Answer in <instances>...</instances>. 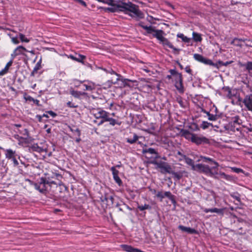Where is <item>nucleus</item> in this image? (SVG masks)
<instances>
[{
    "instance_id": "1",
    "label": "nucleus",
    "mask_w": 252,
    "mask_h": 252,
    "mask_svg": "<svg viewBox=\"0 0 252 252\" xmlns=\"http://www.w3.org/2000/svg\"><path fill=\"white\" fill-rule=\"evenodd\" d=\"M112 6L113 7L107 8L108 11L111 12L122 11L125 13H128V12H130L133 13V14H129L132 17H136L138 19L144 18V14L138 9V6L131 2L127 3L121 2L118 4L114 3V5Z\"/></svg>"
},
{
    "instance_id": "2",
    "label": "nucleus",
    "mask_w": 252,
    "mask_h": 252,
    "mask_svg": "<svg viewBox=\"0 0 252 252\" xmlns=\"http://www.w3.org/2000/svg\"><path fill=\"white\" fill-rule=\"evenodd\" d=\"M242 120L240 119V117L236 115L231 118V121L224 126V128L226 130H229L233 132L236 131H239L240 127H238L237 126H240L242 125Z\"/></svg>"
},
{
    "instance_id": "3",
    "label": "nucleus",
    "mask_w": 252,
    "mask_h": 252,
    "mask_svg": "<svg viewBox=\"0 0 252 252\" xmlns=\"http://www.w3.org/2000/svg\"><path fill=\"white\" fill-rule=\"evenodd\" d=\"M169 71L174 77L176 88L180 93H183L184 88L182 74L178 72L175 69H170Z\"/></svg>"
},
{
    "instance_id": "4",
    "label": "nucleus",
    "mask_w": 252,
    "mask_h": 252,
    "mask_svg": "<svg viewBox=\"0 0 252 252\" xmlns=\"http://www.w3.org/2000/svg\"><path fill=\"white\" fill-rule=\"evenodd\" d=\"M108 73H110L111 74H115L117 76V78L116 79H111V80H108L107 83L109 86H111L112 84H116L118 83V81H121L122 82V84H121L120 86L122 87H126V86H129L127 84V81H131L129 79H124V78H120L122 76L115 72L112 69L109 68L108 69Z\"/></svg>"
},
{
    "instance_id": "5",
    "label": "nucleus",
    "mask_w": 252,
    "mask_h": 252,
    "mask_svg": "<svg viewBox=\"0 0 252 252\" xmlns=\"http://www.w3.org/2000/svg\"><path fill=\"white\" fill-rule=\"evenodd\" d=\"M34 188L43 194H46L48 191V185L46 184V177H41L37 183H32Z\"/></svg>"
},
{
    "instance_id": "6",
    "label": "nucleus",
    "mask_w": 252,
    "mask_h": 252,
    "mask_svg": "<svg viewBox=\"0 0 252 252\" xmlns=\"http://www.w3.org/2000/svg\"><path fill=\"white\" fill-rule=\"evenodd\" d=\"M213 169L212 167L210 168L208 165L199 163L195 165L194 170L212 177L217 173V172H214L213 171Z\"/></svg>"
},
{
    "instance_id": "7",
    "label": "nucleus",
    "mask_w": 252,
    "mask_h": 252,
    "mask_svg": "<svg viewBox=\"0 0 252 252\" xmlns=\"http://www.w3.org/2000/svg\"><path fill=\"white\" fill-rule=\"evenodd\" d=\"M5 157L8 159H10L13 163V165L15 167L19 165V162L17 158H20V156L17 154L15 151H13L12 149H9L5 150Z\"/></svg>"
},
{
    "instance_id": "8",
    "label": "nucleus",
    "mask_w": 252,
    "mask_h": 252,
    "mask_svg": "<svg viewBox=\"0 0 252 252\" xmlns=\"http://www.w3.org/2000/svg\"><path fill=\"white\" fill-rule=\"evenodd\" d=\"M151 163L155 165L157 168H160V172L162 174L166 173H169V172H171V167L170 165L166 162L162 161H158L154 160L152 161Z\"/></svg>"
},
{
    "instance_id": "9",
    "label": "nucleus",
    "mask_w": 252,
    "mask_h": 252,
    "mask_svg": "<svg viewBox=\"0 0 252 252\" xmlns=\"http://www.w3.org/2000/svg\"><path fill=\"white\" fill-rule=\"evenodd\" d=\"M193 143H195L196 145H201L209 144L210 140L209 139L205 136H198L195 134L194 138L193 139Z\"/></svg>"
},
{
    "instance_id": "10",
    "label": "nucleus",
    "mask_w": 252,
    "mask_h": 252,
    "mask_svg": "<svg viewBox=\"0 0 252 252\" xmlns=\"http://www.w3.org/2000/svg\"><path fill=\"white\" fill-rule=\"evenodd\" d=\"M243 102L249 111H252V94L247 95L244 98Z\"/></svg>"
},
{
    "instance_id": "11",
    "label": "nucleus",
    "mask_w": 252,
    "mask_h": 252,
    "mask_svg": "<svg viewBox=\"0 0 252 252\" xmlns=\"http://www.w3.org/2000/svg\"><path fill=\"white\" fill-rule=\"evenodd\" d=\"M160 42L163 44V46H167L169 48L172 49L174 54H179L180 49L174 47L172 43L167 38L163 37L160 41Z\"/></svg>"
},
{
    "instance_id": "12",
    "label": "nucleus",
    "mask_w": 252,
    "mask_h": 252,
    "mask_svg": "<svg viewBox=\"0 0 252 252\" xmlns=\"http://www.w3.org/2000/svg\"><path fill=\"white\" fill-rule=\"evenodd\" d=\"M24 51L29 52L25 47L22 46L17 47L14 51L13 53L11 55V57L14 59L16 56L20 55H25Z\"/></svg>"
},
{
    "instance_id": "13",
    "label": "nucleus",
    "mask_w": 252,
    "mask_h": 252,
    "mask_svg": "<svg viewBox=\"0 0 252 252\" xmlns=\"http://www.w3.org/2000/svg\"><path fill=\"white\" fill-rule=\"evenodd\" d=\"M107 112L101 109V108H98L97 109H93L92 113L96 119H101V118H103V117H104V115Z\"/></svg>"
},
{
    "instance_id": "14",
    "label": "nucleus",
    "mask_w": 252,
    "mask_h": 252,
    "mask_svg": "<svg viewBox=\"0 0 252 252\" xmlns=\"http://www.w3.org/2000/svg\"><path fill=\"white\" fill-rule=\"evenodd\" d=\"M181 132L182 136L193 142V139L194 138L195 134L191 133L189 130L186 129H182Z\"/></svg>"
},
{
    "instance_id": "15",
    "label": "nucleus",
    "mask_w": 252,
    "mask_h": 252,
    "mask_svg": "<svg viewBox=\"0 0 252 252\" xmlns=\"http://www.w3.org/2000/svg\"><path fill=\"white\" fill-rule=\"evenodd\" d=\"M152 29L154 31L152 32L151 34H153V36L156 38H157L158 40L160 41L162 38L163 37V32L160 30H155V28L152 27Z\"/></svg>"
},
{
    "instance_id": "16",
    "label": "nucleus",
    "mask_w": 252,
    "mask_h": 252,
    "mask_svg": "<svg viewBox=\"0 0 252 252\" xmlns=\"http://www.w3.org/2000/svg\"><path fill=\"white\" fill-rule=\"evenodd\" d=\"M178 228L182 231L186 232L189 234H195L197 233V231L195 229L190 227H186L183 225H180L178 226Z\"/></svg>"
},
{
    "instance_id": "17",
    "label": "nucleus",
    "mask_w": 252,
    "mask_h": 252,
    "mask_svg": "<svg viewBox=\"0 0 252 252\" xmlns=\"http://www.w3.org/2000/svg\"><path fill=\"white\" fill-rule=\"evenodd\" d=\"M201 159L205 162H210L211 164H214V166H212V169H217L219 166V163L216 161L214 160L212 158L205 157H201Z\"/></svg>"
},
{
    "instance_id": "18",
    "label": "nucleus",
    "mask_w": 252,
    "mask_h": 252,
    "mask_svg": "<svg viewBox=\"0 0 252 252\" xmlns=\"http://www.w3.org/2000/svg\"><path fill=\"white\" fill-rule=\"evenodd\" d=\"M29 150L41 153L43 151V148L40 147L37 144H33L29 146Z\"/></svg>"
},
{
    "instance_id": "19",
    "label": "nucleus",
    "mask_w": 252,
    "mask_h": 252,
    "mask_svg": "<svg viewBox=\"0 0 252 252\" xmlns=\"http://www.w3.org/2000/svg\"><path fill=\"white\" fill-rule=\"evenodd\" d=\"M184 159H185L186 163L191 166L192 169L194 170L195 168V165L194 164V161L190 158L187 157L186 156H184Z\"/></svg>"
},
{
    "instance_id": "20",
    "label": "nucleus",
    "mask_w": 252,
    "mask_h": 252,
    "mask_svg": "<svg viewBox=\"0 0 252 252\" xmlns=\"http://www.w3.org/2000/svg\"><path fill=\"white\" fill-rule=\"evenodd\" d=\"M201 111L205 114L208 116V120L210 121H216L217 119V116L216 115H213L210 114L209 112L206 111L205 110L202 109Z\"/></svg>"
},
{
    "instance_id": "21",
    "label": "nucleus",
    "mask_w": 252,
    "mask_h": 252,
    "mask_svg": "<svg viewBox=\"0 0 252 252\" xmlns=\"http://www.w3.org/2000/svg\"><path fill=\"white\" fill-rule=\"evenodd\" d=\"M139 26L142 27L143 29L146 30L147 33H152L154 30L152 29V26H147L143 25V22H141L139 23Z\"/></svg>"
},
{
    "instance_id": "22",
    "label": "nucleus",
    "mask_w": 252,
    "mask_h": 252,
    "mask_svg": "<svg viewBox=\"0 0 252 252\" xmlns=\"http://www.w3.org/2000/svg\"><path fill=\"white\" fill-rule=\"evenodd\" d=\"M169 174H171L173 177L176 179L177 180H180L183 177V174L181 172H176L171 169V172H169Z\"/></svg>"
},
{
    "instance_id": "23",
    "label": "nucleus",
    "mask_w": 252,
    "mask_h": 252,
    "mask_svg": "<svg viewBox=\"0 0 252 252\" xmlns=\"http://www.w3.org/2000/svg\"><path fill=\"white\" fill-rule=\"evenodd\" d=\"M75 55H76V56H77L76 58V60H75V61L79 62V63H81L82 64H84L85 63H84V60L86 59V57L83 55L77 54V53H76Z\"/></svg>"
},
{
    "instance_id": "24",
    "label": "nucleus",
    "mask_w": 252,
    "mask_h": 252,
    "mask_svg": "<svg viewBox=\"0 0 252 252\" xmlns=\"http://www.w3.org/2000/svg\"><path fill=\"white\" fill-rule=\"evenodd\" d=\"M164 197H168L172 202L174 204L176 203V201L174 199V196L171 194L170 191H166L163 193Z\"/></svg>"
},
{
    "instance_id": "25",
    "label": "nucleus",
    "mask_w": 252,
    "mask_h": 252,
    "mask_svg": "<svg viewBox=\"0 0 252 252\" xmlns=\"http://www.w3.org/2000/svg\"><path fill=\"white\" fill-rule=\"evenodd\" d=\"M242 66H244L245 67L246 70L248 71L249 72L252 70V62H248L245 64H241Z\"/></svg>"
},
{
    "instance_id": "26",
    "label": "nucleus",
    "mask_w": 252,
    "mask_h": 252,
    "mask_svg": "<svg viewBox=\"0 0 252 252\" xmlns=\"http://www.w3.org/2000/svg\"><path fill=\"white\" fill-rule=\"evenodd\" d=\"M192 38L193 40L196 42L201 41L202 40L201 34L195 32H193Z\"/></svg>"
},
{
    "instance_id": "27",
    "label": "nucleus",
    "mask_w": 252,
    "mask_h": 252,
    "mask_svg": "<svg viewBox=\"0 0 252 252\" xmlns=\"http://www.w3.org/2000/svg\"><path fill=\"white\" fill-rule=\"evenodd\" d=\"M177 37L181 38L183 41L186 43H189L191 40L190 38H188V37L185 36L183 33H178L177 34Z\"/></svg>"
},
{
    "instance_id": "28",
    "label": "nucleus",
    "mask_w": 252,
    "mask_h": 252,
    "mask_svg": "<svg viewBox=\"0 0 252 252\" xmlns=\"http://www.w3.org/2000/svg\"><path fill=\"white\" fill-rule=\"evenodd\" d=\"M138 139V136L136 134H134L133 138H126V141L130 144H134L137 141Z\"/></svg>"
},
{
    "instance_id": "29",
    "label": "nucleus",
    "mask_w": 252,
    "mask_h": 252,
    "mask_svg": "<svg viewBox=\"0 0 252 252\" xmlns=\"http://www.w3.org/2000/svg\"><path fill=\"white\" fill-rule=\"evenodd\" d=\"M193 58L195 60L201 63H202L204 58V57L202 55L198 54H194L193 55Z\"/></svg>"
},
{
    "instance_id": "30",
    "label": "nucleus",
    "mask_w": 252,
    "mask_h": 252,
    "mask_svg": "<svg viewBox=\"0 0 252 252\" xmlns=\"http://www.w3.org/2000/svg\"><path fill=\"white\" fill-rule=\"evenodd\" d=\"M46 184H47L48 186H51V185L52 184H54V185H58V184H59V185H60V183H57L55 181L52 180L49 177L46 178Z\"/></svg>"
},
{
    "instance_id": "31",
    "label": "nucleus",
    "mask_w": 252,
    "mask_h": 252,
    "mask_svg": "<svg viewBox=\"0 0 252 252\" xmlns=\"http://www.w3.org/2000/svg\"><path fill=\"white\" fill-rule=\"evenodd\" d=\"M108 122H109V124L112 126H114L116 125H121V123H118L116 120L111 117L109 118V119L108 120Z\"/></svg>"
},
{
    "instance_id": "32",
    "label": "nucleus",
    "mask_w": 252,
    "mask_h": 252,
    "mask_svg": "<svg viewBox=\"0 0 252 252\" xmlns=\"http://www.w3.org/2000/svg\"><path fill=\"white\" fill-rule=\"evenodd\" d=\"M138 209L140 211H144L146 209L150 210L151 209V206L148 204H145L144 205H138Z\"/></svg>"
},
{
    "instance_id": "33",
    "label": "nucleus",
    "mask_w": 252,
    "mask_h": 252,
    "mask_svg": "<svg viewBox=\"0 0 252 252\" xmlns=\"http://www.w3.org/2000/svg\"><path fill=\"white\" fill-rule=\"evenodd\" d=\"M40 67V63H39V62H38V63L36 64V65H35V67H34V68H33V70H32V72L31 74V76H34V75L35 73L37 72V70H38V69H39Z\"/></svg>"
},
{
    "instance_id": "34",
    "label": "nucleus",
    "mask_w": 252,
    "mask_h": 252,
    "mask_svg": "<svg viewBox=\"0 0 252 252\" xmlns=\"http://www.w3.org/2000/svg\"><path fill=\"white\" fill-rule=\"evenodd\" d=\"M233 62V61H228V62H223L222 61H219L218 64H219V66L220 67L221 66H227L228 65L232 63Z\"/></svg>"
},
{
    "instance_id": "35",
    "label": "nucleus",
    "mask_w": 252,
    "mask_h": 252,
    "mask_svg": "<svg viewBox=\"0 0 252 252\" xmlns=\"http://www.w3.org/2000/svg\"><path fill=\"white\" fill-rule=\"evenodd\" d=\"M230 196L238 202H240V195L238 192L232 193L230 194Z\"/></svg>"
},
{
    "instance_id": "36",
    "label": "nucleus",
    "mask_w": 252,
    "mask_h": 252,
    "mask_svg": "<svg viewBox=\"0 0 252 252\" xmlns=\"http://www.w3.org/2000/svg\"><path fill=\"white\" fill-rule=\"evenodd\" d=\"M210 126H212V124L206 121H203L201 124V127L205 129L208 128Z\"/></svg>"
},
{
    "instance_id": "37",
    "label": "nucleus",
    "mask_w": 252,
    "mask_h": 252,
    "mask_svg": "<svg viewBox=\"0 0 252 252\" xmlns=\"http://www.w3.org/2000/svg\"><path fill=\"white\" fill-rule=\"evenodd\" d=\"M144 153H149V154H150L151 155L157 154V153L156 151V150L152 148H148V149L144 150Z\"/></svg>"
},
{
    "instance_id": "38",
    "label": "nucleus",
    "mask_w": 252,
    "mask_h": 252,
    "mask_svg": "<svg viewBox=\"0 0 252 252\" xmlns=\"http://www.w3.org/2000/svg\"><path fill=\"white\" fill-rule=\"evenodd\" d=\"M114 180L119 186L122 184V182L118 175L113 176Z\"/></svg>"
},
{
    "instance_id": "39",
    "label": "nucleus",
    "mask_w": 252,
    "mask_h": 252,
    "mask_svg": "<svg viewBox=\"0 0 252 252\" xmlns=\"http://www.w3.org/2000/svg\"><path fill=\"white\" fill-rule=\"evenodd\" d=\"M223 212H224L223 209H218L217 208H214V213H216L218 214L223 215Z\"/></svg>"
},
{
    "instance_id": "40",
    "label": "nucleus",
    "mask_w": 252,
    "mask_h": 252,
    "mask_svg": "<svg viewBox=\"0 0 252 252\" xmlns=\"http://www.w3.org/2000/svg\"><path fill=\"white\" fill-rule=\"evenodd\" d=\"M19 38L21 39V41L22 42H29V40L27 39L25 35L23 34L22 33L19 34Z\"/></svg>"
},
{
    "instance_id": "41",
    "label": "nucleus",
    "mask_w": 252,
    "mask_h": 252,
    "mask_svg": "<svg viewBox=\"0 0 252 252\" xmlns=\"http://www.w3.org/2000/svg\"><path fill=\"white\" fill-rule=\"evenodd\" d=\"M108 201H107V205L108 206L112 205L113 204L114 198L112 196H108Z\"/></svg>"
},
{
    "instance_id": "42",
    "label": "nucleus",
    "mask_w": 252,
    "mask_h": 252,
    "mask_svg": "<svg viewBox=\"0 0 252 252\" xmlns=\"http://www.w3.org/2000/svg\"><path fill=\"white\" fill-rule=\"evenodd\" d=\"M70 94H71L72 95L75 97H79L80 95V93L79 92L73 90L70 91Z\"/></svg>"
},
{
    "instance_id": "43",
    "label": "nucleus",
    "mask_w": 252,
    "mask_h": 252,
    "mask_svg": "<svg viewBox=\"0 0 252 252\" xmlns=\"http://www.w3.org/2000/svg\"><path fill=\"white\" fill-rule=\"evenodd\" d=\"M208 65H210L214 66V67H216L217 68H219V64H218V62L217 63H214L212 61V60H211L210 59L209 60Z\"/></svg>"
},
{
    "instance_id": "44",
    "label": "nucleus",
    "mask_w": 252,
    "mask_h": 252,
    "mask_svg": "<svg viewBox=\"0 0 252 252\" xmlns=\"http://www.w3.org/2000/svg\"><path fill=\"white\" fill-rule=\"evenodd\" d=\"M111 170L112 172L113 176L118 175L119 172L118 170H116V167H114V166L112 167L111 168Z\"/></svg>"
},
{
    "instance_id": "45",
    "label": "nucleus",
    "mask_w": 252,
    "mask_h": 252,
    "mask_svg": "<svg viewBox=\"0 0 252 252\" xmlns=\"http://www.w3.org/2000/svg\"><path fill=\"white\" fill-rule=\"evenodd\" d=\"M109 115V113L108 112H107L104 115V117H103V118H101V119L103 120L104 122H108L110 118Z\"/></svg>"
},
{
    "instance_id": "46",
    "label": "nucleus",
    "mask_w": 252,
    "mask_h": 252,
    "mask_svg": "<svg viewBox=\"0 0 252 252\" xmlns=\"http://www.w3.org/2000/svg\"><path fill=\"white\" fill-rule=\"evenodd\" d=\"M201 209L202 210V211L204 212H205L206 213H209V212L214 213V208H211V209H207V208H202Z\"/></svg>"
},
{
    "instance_id": "47",
    "label": "nucleus",
    "mask_w": 252,
    "mask_h": 252,
    "mask_svg": "<svg viewBox=\"0 0 252 252\" xmlns=\"http://www.w3.org/2000/svg\"><path fill=\"white\" fill-rule=\"evenodd\" d=\"M232 169L234 172L237 173L243 172V170L241 168L233 167L232 168Z\"/></svg>"
},
{
    "instance_id": "48",
    "label": "nucleus",
    "mask_w": 252,
    "mask_h": 252,
    "mask_svg": "<svg viewBox=\"0 0 252 252\" xmlns=\"http://www.w3.org/2000/svg\"><path fill=\"white\" fill-rule=\"evenodd\" d=\"M14 59H12V58H11V60L8 62L6 65H5V68H6L7 70L9 69V68L10 66H11L12 63H13V61Z\"/></svg>"
},
{
    "instance_id": "49",
    "label": "nucleus",
    "mask_w": 252,
    "mask_h": 252,
    "mask_svg": "<svg viewBox=\"0 0 252 252\" xmlns=\"http://www.w3.org/2000/svg\"><path fill=\"white\" fill-rule=\"evenodd\" d=\"M156 196L160 198L161 199V200H162L164 197V195L163 193L161 191L158 192L156 194Z\"/></svg>"
},
{
    "instance_id": "50",
    "label": "nucleus",
    "mask_w": 252,
    "mask_h": 252,
    "mask_svg": "<svg viewBox=\"0 0 252 252\" xmlns=\"http://www.w3.org/2000/svg\"><path fill=\"white\" fill-rule=\"evenodd\" d=\"M70 130L72 131V132H77V135L78 136H80V135H81V132H80V130L79 129V128H76V129H73V128H70Z\"/></svg>"
},
{
    "instance_id": "51",
    "label": "nucleus",
    "mask_w": 252,
    "mask_h": 252,
    "mask_svg": "<svg viewBox=\"0 0 252 252\" xmlns=\"http://www.w3.org/2000/svg\"><path fill=\"white\" fill-rule=\"evenodd\" d=\"M66 105L68 107L70 108H76L77 107V105H75L74 104L72 103L71 101L67 102Z\"/></svg>"
},
{
    "instance_id": "52",
    "label": "nucleus",
    "mask_w": 252,
    "mask_h": 252,
    "mask_svg": "<svg viewBox=\"0 0 252 252\" xmlns=\"http://www.w3.org/2000/svg\"><path fill=\"white\" fill-rule=\"evenodd\" d=\"M8 70L5 67L0 71V76H2L7 73Z\"/></svg>"
},
{
    "instance_id": "53",
    "label": "nucleus",
    "mask_w": 252,
    "mask_h": 252,
    "mask_svg": "<svg viewBox=\"0 0 252 252\" xmlns=\"http://www.w3.org/2000/svg\"><path fill=\"white\" fill-rule=\"evenodd\" d=\"M83 86L85 88H84V90H88V91H91L92 90L93 88L92 87V86H89V85H86V84H84L83 85Z\"/></svg>"
},
{
    "instance_id": "54",
    "label": "nucleus",
    "mask_w": 252,
    "mask_h": 252,
    "mask_svg": "<svg viewBox=\"0 0 252 252\" xmlns=\"http://www.w3.org/2000/svg\"><path fill=\"white\" fill-rule=\"evenodd\" d=\"M220 176L226 180H229L230 177L229 175L225 174L224 173H220Z\"/></svg>"
},
{
    "instance_id": "55",
    "label": "nucleus",
    "mask_w": 252,
    "mask_h": 252,
    "mask_svg": "<svg viewBox=\"0 0 252 252\" xmlns=\"http://www.w3.org/2000/svg\"><path fill=\"white\" fill-rule=\"evenodd\" d=\"M46 113L49 114V115H50L53 118L55 117L57 115L56 113H55L54 112H53L52 111H48L46 112Z\"/></svg>"
},
{
    "instance_id": "56",
    "label": "nucleus",
    "mask_w": 252,
    "mask_h": 252,
    "mask_svg": "<svg viewBox=\"0 0 252 252\" xmlns=\"http://www.w3.org/2000/svg\"><path fill=\"white\" fill-rule=\"evenodd\" d=\"M225 90L226 91H227V92H228L227 96L229 98H231L232 96V95L231 94V90L230 89V88H227L225 89Z\"/></svg>"
},
{
    "instance_id": "57",
    "label": "nucleus",
    "mask_w": 252,
    "mask_h": 252,
    "mask_svg": "<svg viewBox=\"0 0 252 252\" xmlns=\"http://www.w3.org/2000/svg\"><path fill=\"white\" fill-rule=\"evenodd\" d=\"M108 196H102L101 197V200L102 202H106V204L107 203V201H108Z\"/></svg>"
},
{
    "instance_id": "58",
    "label": "nucleus",
    "mask_w": 252,
    "mask_h": 252,
    "mask_svg": "<svg viewBox=\"0 0 252 252\" xmlns=\"http://www.w3.org/2000/svg\"><path fill=\"white\" fill-rule=\"evenodd\" d=\"M25 98L27 101L32 102L34 101V98L30 95L25 97Z\"/></svg>"
},
{
    "instance_id": "59",
    "label": "nucleus",
    "mask_w": 252,
    "mask_h": 252,
    "mask_svg": "<svg viewBox=\"0 0 252 252\" xmlns=\"http://www.w3.org/2000/svg\"><path fill=\"white\" fill-rule=\"evenodd\" d=\"M246 40H247L246 39L235 38L233 39V42H237V41H243V42H244Z\"/></svg>"
},
{
    "instance_id": "60",
    "label": "nucleus",
    "mask_w": 252,
    "mask_h": 252,
    "mask_svg": "<svg viewBox=\"0 0 252 252\" xmlns=\"http://www.w3.org/2000/svg\"><path fill=\"white\" fill-rule=\"evenodd\" d=\"M231 43V44H233L235 45H236L237 46L240 47H241L242 46V45L240 43V41H237V42H233V40Z\"/></svg>"
},
{
    "instance_id": "61",
    "label": "nucleus",
    "mask_w": 252,
    "mask_h": 252,
    "mask_svg": "<svg viewBox=\"0 0 252 252\" xmlns=\"http://www.w3.org/2000/svg\"><path fill=\"white\" fill-rule=\"evenodd\" d=\"M186 71L188 73H189V74H191V72H192V70L190 68L189 66H187L185 68Z\"/></svg>"
},
{
    "instance_id": "62",
    "label": "nucleus",
    "mask_w": 252,
    "mask_h": 252,
    "mask_svg": "<svg viewBox=\"0 0 252 252\" xmlns=\"http://www.w3.org/2000/svg\"><path fill=\"white\" fill-rule=\"evenodd\" d=\"M12 41L15 44H18L19 42L17 37H13L12 38Z\"/></svg>"
},
{
    "instance_id": "63",
    "label": "nucleus",
    "mask_w": 252,
    "mask_h": 252,
    "mask_svg": "<svg viewBox=\"0 0 252 252\" xmlns=\"http://www.w3.org/2000/svg\"><path fill=\"white\" fill-rule=\"evenodd\" d=\"M36 117L38 119V120L39 122H41L42 121V116L37 115Z\"/></svg>"
},
{
    "instance_id": "64",
    "label": "nucleus",
    "mask_w": 252,
    "mask_h": 252,
    "mask_svg": "<svg viewBox=\"0 0 252 252\" xmlns=\"http://www.w3.org/2000/svg\"><path fill=\"white\" fill-rule=\"evenodd\" d=\"M76 57H77V56H74V55H69L68 56V57L69 58H70V59H72V60H73V61H75V60H76Z\"/></svg>"
}]
</instances>
